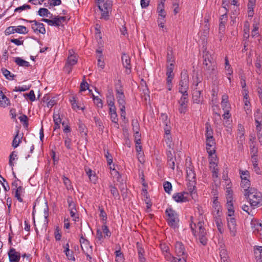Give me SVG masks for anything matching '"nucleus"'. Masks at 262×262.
Wrapping results in <instances>:
<instances>
[{"instance_id": "obj_53", "label": "nucleus", "mask_w": 262, "mask_h": 262, "mask_svg": "<svg viewBox=\"0 0 262 262\" xmlns=\"http://www.w3.org/2000/svg\"><path fill=\"white\" fill-rule=\"evenodd\" d=\"M67 202L68 203L69 210H73L75 211V210H76V205L75 203L73 201L72 197L68 196Z\"/></svg>"}, {"instance_id": "obj_56", "label": "nucleus", "mask_w": 262, "mask_h": 262, "mask_svg": "<svg viewBox=\"0 0 262 262\" xmlns=\"http://www.w3.org/2000/svg\"><path fill=\"white\" fill-rule=\"evenodd\" d=\"M110 118L112 121L115 124V126L117 128H119V124L118 123V118L117 113L115 114H111V115H110Z\"/></svg>"}, {"instance_id": "obj_9", "label": "nucleus", "mask_w": 262, "mask_h": 262, "mask_svg": "<svg viewBox=\"0 0 262 262\" xmlns=\"http://www.w3.org/2000/svg\"><path fill=\"white\" fill-rule=\"evenodd\" d=\"M188 102V94H182L180 100L178 101V110L180 113L185 114L187 110Z\"/></svg>"}, {"instance_id": "obj_26", "label": "nucleus", "mask_w": 262, "mask_h": 262, "mask_svg": "<svg viewBox=\"0 0 262 262\" xmlns=\"http://www.w3.org/2000/svg\"><path fill=\"white\" fill-rule=\"evenodd\" d=\"M74 51L73 50L69 51V55L68 56L66 63L73 66L77 62V57L76 55L73 54Z\"/></svg>"}, {"instance_id": "obj_16", "label": "nucleus", "mask_w": 262, "mask_h": 262, "mask_svg": "<svg viewBox=\"0 0 262 262\" xmlns=\"http://www.w3.org/2000/svg\"><path fill=\"white\" fill-rule=\"evenodd\" d=\"M121 58L122 64L124 67L126 69V72L127 74H129L130 72L132 66L130 64V59L129 56L127 54L123 53L122 55Z\"/></svg>"}, {"instance_id": "obj_10", "label": "nucleus", "mask_w": 262, "mask_h": 262, "mask_svg": "<svg viewBox=\"0 0 262 262\" xmlns=\"http://www.w3.org/2000/svg\"><path fill=\"white\" fill-rule=\"evenodd\" d=\"M80 243L81 249L83 252L86 254L87 257L91 258L88 253L92 251V246L90 245L89 241L85 238L82 234L80 235Z\"/></svg>"}, {"instance_id": "obj_13", "label": "nucleus", "mask_w": 262, "mask_h": 262, "mask_svg": "<svg viewBox=\"0 0 262 262\" xmlns=\"http://www.w3.org/2000/svg\"><path fill=\"white\" fill-rule=\"evenodd\" d=\"M116 98L117 99V102L119 104V107L121 106H125V96L124 95L123 92L121 88V86L116 87Z\"/></svg>"}, {"instance_id": "obj_39", "label": "nucleus", "mask_w": 262, "mask_h": 262, "mask_svg": "<svg viewBox=\"0 0 262 262\" xmlns=\"http://www.w3.org/2000/svg\"><path fill=\"white\" fill-rule=\"evenodd\" d=\"M70 102L73 110L77 111V110H83L84 109V107H81L78 105L77 99L75 97L73 96L72 98L70 99Z\"/></svg>"}, {"instance_id": "obj_22", "label": "nucleus", "mask_w": 262, "mask_h": 262, "mask_svg": "<svg viewBox=\"0 0 262 262\" xmlns=\"http://www.w3.org/2000/svg\"><path fill=\"white\" fill-rule=\"evenodd\" d=\"M219 250L221 262H230L228 254L226 249H225V246H221Z\"/></svg>"}, {"instance_id": "obj_41", "label": "nucleus", "mask_w": 262, "mask_h": 262, "mask_svg": "<svg viewBox=\"0 0 262 262\" xmlns=\"http://www.w3.org/2000/svg\"><path fill=\"white\" fill-rule=\"evenodd\" d=\"M15 190V197L17 199V200L19 202H23V200L21 198L20 195H21V193L24 192V188L21 186H19L18 188H17V189H16Z\"/></svg>"}, {"instance_id": "obj_2", "label": "nucleus", "mask_w": 262, "mask_h": 262, "mask_svg": "<svg viewBox=\"0 0 262 262\" xmlns=\"http://www.w3.org/2000/svg\"><path fill=\"white\" fill-rule=\"evenodd\" d=\"M227 208L228 210V217H227L228 227L231 236L234 237L236 235V228L235 219L232 217L234 214L233 201H227Z\"/></svg>"}, {"instance_id": "obj_37", "label": "nucleus", "mask_w": 262, "mask_h": 262, "mask_svg": "<svg viewBox=\"0 0 262 262\" xmlns=\"http://www.w3.org/2000/svg\"><path fill=\"white\" fill-rule=\"evenodd\" d=\"M237 135L238 147L239 148H242L245 140L244 133H237Z\"/></svg>"}, {"instance_id": "obj_27", "label": "nucleus", "mask_w": 262, "mask_h": 262, "mask_svg": "<svg viewBox=\"0 0 262 262\" xmlns=\"http://www.w3.org/2000/svg\"><path fill=\"white\" fill-rule=\"evenodd\" d=\"M10 104L9 99L4 95L2 91H0V106L6 107Z\"/></svg>"}, {"instance_id": "obj_60", "label": "nucleus", "mask_w": 262, "mask_h": 262, "mask_svg": "<svg viewBox=\"0 0 262 262\" xmlns=\"http://www.w3.org/2000/svg\"><path fill=\"white\" fill-rule=\"evenodd\" d=\"M92 97L95 103L96 104L98 107H102L103 103L101 99L97 96H95L94 94L92 95Z\"/></svg>"}, {"instance_id": "obj_7", "label": "nucleus", "mask_w": 262, "mask_h": 262, "mask_svg": "<svg viewBox=\"0 0 262 262\" xmlns=\"http://www.w3.org/2000/svg\"><path fill=\"white\" fill-rule=\"evenodd\" d=\"M189 76L186 70H184L181 73V80L179 82V92L182 94H188Z\"/></svg>"}, {"instance_id": "obj_34", "label": "nucleus", "mask_w": 262, "mask_h": 262, "mask_svg": "<svg viewBox=\"0 0 262 262\" xmlns=\"http://www.w3.org/2000/svg\"><path fill=\"white\" fill-rule=\"evenodd\" d=\"M217 227V230L221 234H222L224 232V229L223 227V223L221 219V216L213 217Z\"/></svg>"}, {"instance_id": "obj_45", "label": "nucleus", "mask_w": 262, "mask_h": 262, "mask_svg": "<svg viewBox=\"0 0 262 262\" xmlns=\"http://www.w3.org/2000/svg\"><path fill=\"white\" fill-rule=\"evenodd\" d=\"M225 69L227 72V74L230 76L232 74L233 70L229 64L228 58L226 56L225 58Z\"/></svg>"}, {"instance_id": "obj_11", "label": "nucleus", "mask_w": 262, "mask_h": 262, "mask_svg": "<svg viewBox=\"0 0 262 262\" xmlns=\"http://www.w3.org/2000/svg\"><path fill=\"white\" fill-rule=\"evenodd\" d=\"M26 21L30 23H32L31 28L35 33L37 34L41 33L42 34L46 33V29L42 23H38L35 20Z\"/></svg>"}, {"instance_id": "obj_46", "label": "nucleus", "mask_w": 262, "mask_h": 262, "mask_svg": "<svg viewBox=\"0 0 262 262\" xmlns=\"http://www.w3.org/2000/svg\"><path fill=\"white\" fill-rule=\"evenodd\" d=\"M14 32L19 34H26L28 33V31L27 28L24 26H15Z\"/></svg>"}, {"instance_id": "obj_31", "label": "nucleus", "mask_w": 262, "mask_h": 262, "mask_svg": "<svg viewBox=\"0 0 262 262\" xmlns=\"http://www.w3.org/2000/svg\"><path fill=\"white\" fill-rule=\"evenodd\" d=\"M63 248L64 249L63 252L66 254L67 258L71 260L72 261H75V258L73 254V252L70 251V250L69 249V244L67 243L65 245L63 246Z\"/></svg>"}, {"instance_id": "obj_51", "label": "nucleus", "mask_w": 262, "mask_h": 262, "mask_svg": "<svg viewBox=\"0 0 262 262\" xmlns=\"http://www.w3.org/2000/svg\"><path fill=\"white\" fill-rule=\"evenodd\" d=\"M109 187L111 193L114 197V198L119 199L120 198L119 193L117 188H116L115 186H113V185H110Z\"/></svg>"}, {"instance_id": "obj_15", "label": "nucleus", "mask_w": 262, "mask_h": 262, "mask_svg": "<svg viewBox=\"0 0 262 262\" xmlns=\"http://www.w3.org/2000/svg\"><path fill=\"white\" fill-rule=\"evenodd\" d=\"M188 193L183 192L174 193L172 198L173 200L178 203L186 202L188 201L187 195Z\"/></svg>"}, {"instance_id": "obj_36", "label": "nucleus", "mask_w": 262, "mask_h": 262, "mask_svg": "<svg viewBox=\"0 0 262 262\" xmlns=\"http://www.w3.org/2000/svg\"><path fill=\"white\" fill-rule=\"evenodd\" d=\"M14 61L16 64L19 67H28L30 66V63L29 62L19 57H15Z\"/></svg>"}, {"instance_id": "obj_18", "label": "nucleus", "mask_w": 262, "mask_h": 262, "mask_svg": "<svg viewBox=\"0 0 262 262\" xmlns=\"http://www.w3.org/2000/svg\"><path fill=\"white\" fill-rule=\"evenodd\" d=\"M205 129L206 141L215 140L213 137V130L209 123H205Z\"/></svg>"}, {"instance_id": "obj_64", "label": "nucleus", "mask_w": 262, "mask_h": 262, "mask_svg": "<svg viewBox=\"0 0 262 262\" xmlns=\"http://www.w3.org/2000/svg\"><path fill=\"white\" fill-rule=\"evenodd\" d=\"M105 157L107 159V164L111 165L113 163V157L108 151L105 152Z\"/></svg>"}, {"instance_id": "obj_47", "label": "nucleus", "mask_w": 262, "mask_h": 262, "mask_svg": "<svg viewBox=\"0 0 262 262\" xmlns=\"http://www.w3.org/2000/svg\"><path fill=\"white\" fill-rule=\"evenodd\" d=\"M255 123L262 122V113L259 110H257L254 114Z\"/></svg>"}, {"instance_id": "obj_58", "label": "nucleus", "mask_w": 262, "mask_h": 262, "mask_svg": "<svg viewBox=\"0 0 262 262\" xmlns=\"http://www.w3.org/2000/svg\"><path fill=\"white\" fill-rule=\"evenodd\" d=\"M132 125L134 132H137L139 131V124L137 120H132Z\"/></svg>"}, {"instance_id": "obj_28", "label": "nucleus", "mask_w": 262, "mask_h": 262, "mask_svg": "<svg viewBox=\"0 0 262 262\" xmlns=\"http://www.w3.org/2000/svg\"><path fill=\"white\" fill-rule=\"evenodd\" d=\"M210 168L212 173V177L213 178H217L219 174V169L217 168V163L213 161H211L209 163Z\"/></svg>"}, {"instance_id": "obj_32", "label": "nucleus", "mask_w": 262, "mask_h": 262, "mask_svg": "<svg viewBox=\"0 0 262 262\" xmlns=\"http://www.w3.org/2000/svg\"><path fill=\"white\" fill-rule=\"evenodd\" d=\"M254 254L257 260L262 261V246L254 247Z\"/></svg>"}, {"instance_id": "obj_40", "label": "nucleus", "mask_w": 262, "mask_h": 262, "mask_svg": "<svg viewBox=\"0 0 262 262\" xmlns=\"http://www.w3.org/2000/svg\"><path fill=\"white\" fill-rule=\"evenodd\" d=\"M251 161L253 164L254 171L258 174H260V169L258 166L257 157L251 156Z\"/></svg>"}, {"instance_id": "obj_43", "label": "nucleus", "mask_w": 262, "mask_h": 262, "mask_svg": "<svg viewBox=\"0 0 262 262\" xmlns=\"http://www.w3.org/2000/svg\"><path fill=\"white\" fill-rule=\"evenodd\" d=\"M221 104L223 110L229 109V104L228 103V97L227 95H223Z\"/></svg>"}, {"instance_id": "obj_62", "label": "nucleus", "mask_w": 262, "mask_h": 262, "mask_svg": "<svg viewBox=\"0 0 262 262\" xmlns=\"http://www.w3.org/2000/svg\"><path fill=\"white\" fill-rule=\"evenodd\" d=\"M205 23L206 24L204 26L203 33L204 35L205 36H207L208 35L209 32V24H208V20L205 19Z\"/></svg>"}, {"instance_id": "obj_14", "label": "nucleus", "mask_w": 262, "mask_h": 262, "mask_svg": "<svg viewBox=\"0 0 262 262\" xmlns=\"http://www.w3.org/2000/svg\"><path fill=\"white\" fill-rule=\"evenodd\" d=\"M186 178L189 182H191V184H195L196 174L192 166H190L186 167Z\"/></svg>"}, {"instance_id": "obj_57", "label": "nucleus", "mask_w": 262, "mask_h": 262, "mask_svg": "<svg viewBox=\"0 0 262 262\" xmlns=\"http://www.w3.org/2000/svg\"><path fill=\"white\" fill-rule=\"evenodd\" d=\"M163 187L165 192L169 194L172 189L171 184L168 181L165 182L163 184Z\"/></svg>"}, {"instance_id": "obj_8", "label": "nucleus", "mask_w": 262, "mask_h": 262, "mask_svg": "<svg viewBox=\"0 0 262 262\" xmlns=\"http://www.w3.org/2000/svg\"><path fill=\"white\" fill-rule=\"evenodd\" d=\"M102 3L103 5L100 4L98 6L101 12V18L107 19L108 17L109 11L112 8V3L111 0H107Z\"/></svg>"}, {"instance_id": "obj_35", "label": "nucleus", "mask_w": 262, "mask_h": 262, "mask_svg": "<svg viewBox=\"0 0 262 262\" xmlns=\"http://www.w3.org/2000/svg\"><path fill=\"white\" fill-rule=\"evenodd\" d=\"M255 207H253V206H251V205L250 204V206L244 204L242 206V209L247 212L249 215L253 216L254 215V209Z\"/></svg>"}, {"instance_id": "obj_23", "label": "nucleus", "mask_w": 262, "mask_h": 262, "mask_svg": "<svg viewBox=\"0 0 262 262\" xmlns=\"http://www.w3.org/2000/svg\"><path fill=\"white\" fill-rule=\"evenodd\" d=\"M192 99L194 103L199 104L203 99L201 95V90H193L192 93Z\"/></svg>"}, {"instance_id": "obj_29", "label": "nucleus", "mask_w": 262, "mask_h": 262, "mask_svg": "<svg viewBox=\"0 0 262 262\" xmlns=\"http://www.w3.org/2000/svg\"><path fill=\"white\" fill-rule=\"evenodd\" d=\"M22 138H23L22 136L21 135H19V130H17L16 131V134L15 136H14V138L13 140L12 146L14 148L17 147L18 146L19 144L21 142Z\"/></svg>"}, {"instance_id": "obj_1", "label": "nucleus", "mask_w": 262, "mask_h": 262, "mask_svg": "<svg viewBox=\"0 0 262 262\" xmlns=\"http://www.w3.org/2000/svg\"><path fill=\"white\" fill-rule=\"evenodd\" d=\"M198 210L196 213H198L199 215V221L197 224L193 223L192 221L193 217L191 216V223L190 226L193 235L197 237L201 244L205 246L207 244L208 239L206 237L207 232L204 226V216L203 214V211L202 209L200 208H198Z\"/></svg>"}, {"instance_id": "obj_19", "label": "nucleus", "mask_w": 262, "mask_h": 262, "mask_svg": "<svg viewBox=\"0 0 262 262\" xmlns=\"http://www.w3.org/2000/svg\"><path fill=\"white\" fill-rule=\"evenodd\" d=\"M9 260L10 262H19L20 260V254L16 252L13 248L11 249L8 253Z\"/></svg>"}, {"instance_id": "obj_55", "label": "nucleus", "mask_w": 262, "mask_h": 262, "mask_svg": "<svg viewBox=\"0 0 262 262\" xmlns=\"http://www.w3.org/2000/svg\"><path fill=\"white\" fill-rule=\"evenodd\" d=\"M86 174L88 176L90 180L93 182L94 183H96L97 180V178L95 174H93V171L91 169H89L88 171H86Z\"/></svg>"}, {"instance_id": "obj_49", "label": "nucleus", "mask_w": 262, "mask_h": 262, "mask_svg": "<svg viewBox=\"0 0 262 262\" xmlns=\"http://www.w3.org/2000/svg\"><path fill=\"white\" fill-rule=\"evenodd\" d=\"M1 71L4 76L8 80L13 79V77L15 76L14 75L11 74L10 72L5 68H2Z\"/></svg>"}, {"instance_id": "obj_54", "label": "nucleus", "mask_w": 262, "mask_h": 262, "mask_svg": "<svg viewBox=\"0 0 262 262\" xmlns=\"http://www.w3.org/2000/svg\"><path fill=\"white\" fill-rule=\"evenodd\" d=\"M17 155L15 151H13L9 156V165L11 166H14L13 161L17 159Z\"/></svg>"}, {"instance_id": "obj_50", "label": "nucleus", "mask_w": 262, "mask_h": 262, "mask_svg": "<svg viewBox=\"0 0 262 262\" xmlns=\"http://www.w3.org/2000/svg\"><path fill=\"white\" fill-rule=\"evenodd\" d=\"M202 77H199L198 76H196L195 80H194L193 90H200V88H201L200 84L202 82Z\"/></svg>"}, {"instance_id": "obj_21", "label": "nucleus", "mask_w": 262, "mask_h": 262, "mask_svg": "<svg viewBox=\"0 0 262 262\" xmlns=\"http://www.w3.org/2000/svg\"><path fill=\"white\" fill-rule=\"evenodd\" d=\"M206 150L209 156H212L215 152V140L206 141Z\"/></svg>"}, {"instance_id": "obj_17", "label": "nucleus", "mask_w": 262, "mask_h": 262, "mask_svg": "<svg viewBox=\"0 0 262 262\" xmlns=\"http://www.w3.org/2000/svg\"><path fill=\"white\" fill-rule=\"evenodd\" d=\"M161 120L164 125V130L169 132V130H171L170 121L168 116L166 114L162 113L160 117Z\"/></svg>"}, {"instance_id": "obj_38", "label": "nucleus", "mask_w": 262, "mask_h": 262, "mask_svg": "<svg viewBox=\"0 0 262 262\" xmlns=\"http://www.w3.org/2000/svg\"><path fill=\"white\" fill-rule=\"evenodd\" d=\"M38 14L40 16L44 17L49 16L50 18H52L53 15L50 13V12L47 9L44 8H41L38 11Z\"/></svg>"}, {"instance_id": "obj_48", "label": "nucleus", "mask_w": 262, "mask_h": 262, "mask_svg": "<svg viewBox=\"0 0 262 262\" xmlns=\"http://www.w3.org/2000/svg\"><path fill=\"white\" fill-rule=\"evenodd\" d=\"M98 209L100 211V217L103 222L104 224H106V222L107 220V214L104 210V209L102 206H99Z\"/></svg>"}, {"instance_id": "obj_52", "label": "nucleus", "mask_w": 262, "mask_h": 262, "mask_svg": "<svg viewBox=\"0 0 262 262\" xmlns=\"http://www.w3.org/2000/svg\"><path fill=\"white\" fill-rule=\"evenodd\" d=\"M226 195L227 201H233V191L229 187L226 188Z\"/></svg>"}, {"instance_id": "obj_33", "label": "nucleus", "mask_w": 262, "mask_h": 262, "mask_svg": "<svg viewBox=\"0 0 262 262\" xmlns=\"http://www.w3.org/2000/svg\"><path fill=\"white\" fill-rule=\"evenodd\" d=\"M212 208V214L213 215V217H218L222 216V212L221 210V206L220 205H213Z\"/></svg>"}, {"instance_id": "obj_63", "label": "nucleus", "mask_w": 262, "mask_h": 262, "mask_svg": "<svg viewBox=\"0 0 262 262\" xmlns=\"http://www.w3.org/2000/svg\"><path fill=\"white\" fill-rule=\"evenodd\" d=\"M62 180L63 181V183H64V185L66 186V188L68 189H70L72 186L70 180L68 178L66 177L65 176L63 177Z\"/></svg>"}, {"instance_id": "obj_30", "label": "nucleus", "mask_w": 262, "mask_h": 262, "mask_svg": "<svg viewBox=\"0 0 262 262\" xmlns=\"http://www.w3.org/2000/svg\"><path fill=\"white\" fill-rule=\"evenodd\" d=\"M255 125L258 140L260 144L262 145V122L255 123Z\"/></svg>"}, {"instance_id": "obj_25", "label": "nucleus", "mask_w": 262, "mask_h": 262, "mask_svg": "<svg viewBox=\"0 0 262 262\" xmlns=\"http://www.w3.org/2000/svg\"><path fill=\"white\" fill-rule=\"evenodd\" d=\"M250 181L247 178V177H242L241 186L244 189V193L248 192L249 189L252 188L250 187Z\"/></svg>"}, {"instance_id": "obj_12", "label": "nucleus", "mask_w": 262, "mask_h": 262, "mask_svg": "<svg viewBox=\"0 0 262 262\" xmlns=\"http://www.w3.org/2000/svg\"><path fill=\"white\" fill-rule=\"evenodd\" d=\"M161 249L162 251L163 255L167 261L170 262H177V259L175 257L173 256L169 252V249L166 245L163 244L161 245Z\"/></svg>"}, {"instance_id": "obj_20", "label": "nucleus", "mask_w": 262, "mask_h": 262, "mask_svg": "<svg viewBox=\"0 0 262 262\" xmlns=\"http://www.w3.org/2000/svg\"><path fill=\"white\" fill-rule=\"evenodd\" d=\"M138 258L140 262H146L144 257L145 251L141 243L137 242L136 244Z\"/></svg>"}, {"instance_id": "obj_61", "label": "nucleus", "mask_w": 262, "mask_h": 262, "mask_svg": "<svg viewBox=\"0 0 262 262\" xmlns=\"http://www.w3.org/2000/svg\"><path fill=\"white\" fill-rule=\"evenodd\" d=\"M30 9H31V6L30 5L25 4L21 6L16 8L14 10V12H20L24 10Z\"/></svg>"}, {"instance_id": "obj_59", "label": "nucleus", "mask_w": 262, "mask_h": 262, "mask_svg": "<svg viewBox=\"0 0 262 262\" xmlns=\"http://www.w3.org/2000/svg\"><path fill=\"white\" fill-rule=\"evenodd\" d=\"M94 120L95 121L96 126L99 127V130H102L103 128V126L100 119L98 117H95L94 118Z\"/></svg>"}, {"instance_id": "obj_5", "label": "nucleus", "mask_w": 262, "mask_h": 262, "mask_svg": "<svg viewBox=\"0 0 262 262\" xmlns=\"http://www.w3.org/2000/svg\"><path fill=\"white\" fill-rule=\"evenodd\" d=\"M175 253L177 257V262H186L188 257V254L186 252L185 248L182 243L180 242H176L175 244Z\"/></svg>"}, {"instance_id": "obj_24", "label": "nucleus", "mask_w": 262, "mask_h": 262, "mask_svg": "<svg viewBox=\"0 0 262 262\" xmlns=\"http://www.w3.org/2000/svg\"><path fill=\"white\" fill-rule=\"evenodd\" d=\"M170 130H169V132H166V130H164L165 132V137H164V141L165 142L166 144L168 147L169 149H172L173 144L172 143V138L170 135Z\"/></svg>"}, {"instance_id": "obj_42", "label": "nucleus", "mask_w": 262, "mask_h": 262, "mask_svg": "<svg viewBox=\"0 0 262 262\" xmlns=\"http://www.w3.org/2000/svg\"><path fill=\"white\" fill-rule=\"evenodd\" d=\"M250 154L251 156L257 157L258 147L256 145V143L252 141L250 145Z\"/></svg>"}, {"instance_id": "obj_6", "label": "nucleus", "mask_w": 262, "mask_h": 262, "mask_svg": "<svg viewBox=\"0 0 262 262\" xmlns=\"http://www.w3.org/2000/svg\"><path fill=\"white\" fill-rule=\"evenodd\" d=\"M167 216V221L168 225L173 228L178 227L179 219L177 213L171 208H168L165 211Z\"/></svg>"}, {"instance_id": "obj_44", "label": "nucleus", "mask_w": 262, "mask_h": 262, "mask_svg": "<svg viewBox=\"0 0 262 262\" xmlns=\"http://www.w3.org/2000/svg\"><path fill=\"white\" fill-rule=\"evenodd\" d=\"M168 165L172 170L174 169L175 163L174 159L171 157L172 153L170 150L168 151Z\"/></svg>"}, {"instance_id": "obj_4", "label": "nucleus", "mask_w": 262, "mask_h": 262, "mask_svg": "<svg viewBox=\"0 0 262 262\" xmlns=\"http://www.w3.org/2000/svg\"><path fill=\"white\" fill-rule=\"evenodd\" d=\"M203 64L205 66V70L209 74H213L216 69V64L211 54L209 51H205L203 52Z\"/></svg>"}, {"instance_id": "obj_3", "label": "nucleus", "mask_w": 262, "mask_h": 262, "mask_svg": "<svg viewBox=\"0 0 262 262\" xmlns=\"http://www.w3.org/2000/svg\"><path fill=\"white\" fill-rule=\"evenodd\" d=\"M244 195L249 200L251 206L257 207L262 205V194L256 189L251 188Z\"/></svg>"}]
</instances>
